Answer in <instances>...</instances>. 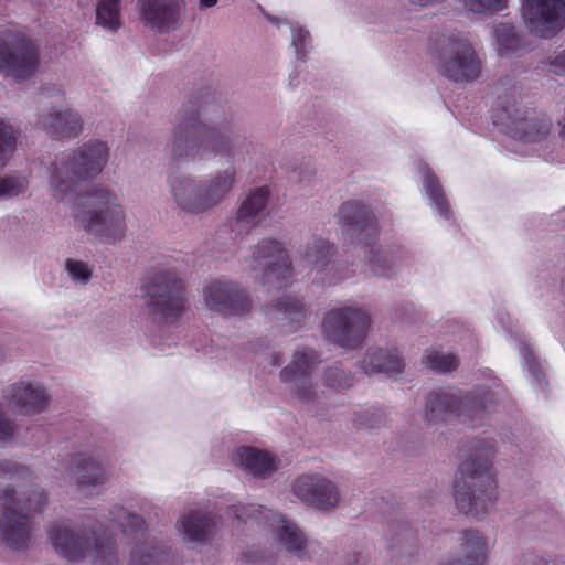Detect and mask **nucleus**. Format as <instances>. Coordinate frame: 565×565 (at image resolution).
<instances>
[{"mask_svg":"<svg viewBox=\"0 0 565 565\" xmlns=\"http://www.w3.org/2000/svg\"><path fill=\"white\" fill-rule=\"evenodd\" d=\"M38 56L33 44L13 25L0 30V73L17 82L35 71Z\"/></svg>","mask_w":565,"mask_h":565,"instance_id":"nucleus-14","label":"nucleus"},{"mask_svg":"<svg viewBox=\"0 0 565 565\" xmlns=\"http://www.w3.org/2000/svg\"><path fill=\"white\" fill-rule=\"evenodd\" d=\"M371 319L361 308L345 306L329 310L322 321V331L328 341L348 350L364 342Z\"/></svg>","mask_w":565,"mask_h":565,"instance_id":"nucleus-12","label":"nucleus"},{"mask_svg":"<svg viewBox=\"0 0 565 565\" xmlns=\"http://www.w3.org/2000/svg\"><path fill=\"white\" fill-rule=\"evenodd\" d=\"M203 190L206 210L216 207L228 195L235 183L233 169L218 170L200 181Z\"/></svg>","mask_w":565,"mask_h":565,"instance_id":"nucleus-32","label":"nucleus"},{"mask_svg":"<svg viewBox=\"0 0 565 565\" xmlns=\"http://www.w3.org/2000/svg\"><path fill=\"white\" fill-rule=\"evenodd\" d=\"M292 491L303 503L319 510L334 508L339 502L335 486L319 475L299 477L294 483Z\"/></svg>","mask_w":565,"mask_h":565,"instance_id":"nucleus-22","label":"nucleus"},{"mask_svg":"<svg viewBox=\"0 0 565 565\" xmlns=\"http://www.w3.org/2000/svg\"><path fill=\"white\" fill-rule=\"evenodd\" d=\"M492 120L511 139V145H507L511 151L522 154L537 152L546 160H554L552 153L546 152L551 122L525 107L519 83L504 79L499 84L492 107Z\"/></svg>","mask_w":565,"mask_h":565,"instance_id":"nucleus-1","label":"nucleus"},{"mask_svg":"<svg viewBox=\"0 0 565 565\" xmlns=\"http://www.w3.org/2000/svg\"><path fill=\"white\" fill-rule=\"evenodd\" d=\"M437 71L449 81L467 83L477 79L481 61L469 38L461 32L444 35L434 52Z\"/></svg>","mask_w":565,"mask_h":565,"instance_id":"nucleus-9","label":"nucleus"},{"mask_svg":"<svg viewBox=\"0 0 565 565\" xmlns=\"http://www.w3.org/2000/svg\"><path fill=\"white\" fill-rule=\"evenodd\" d=\"M244 559L247 564L250 565H270L271 561L268 557H265L263 554H246Z\"/></svg>","mask_w":565,"mask_h":565,"instance_id":"nucleus-50","label":"nucleus"},{"mask_svg":"<svg viewBox=\"0 0 565 565\" xmlns=\"http://www.w3.org/2000/svg\"><path fill=\"white\" fill-rule=\"evenodd\" d=\"M500 384L497 379L462 395L451 388L431 392L426 402L425 417L428 422H447L456 418L475 427L481 424L498 402Z\"/></svg>","mask_w":565,"mask_h":565,"instance_id":"nucleus-7","label":"nucleus"},{"mask_svg":"<svg viewBox=\"0 0 565 565\" xmlns=\"http://www.w3.org/2000/svg\"><path fill=\"white\" fill-rule=\"evenodd\" d=\"M418 172L422 177L425 196L434 215L439 222L451 225L454 222L452 212L439 181L425 163L418 164Z\"/></svg>","mask_w":565,"mask_h":565,"instance_id":"nucleus-28","label":"nucleus"},{"mask_svg":"<svg viewBox=\"0 0 565 565\" xmlns=\"http://www.w3.org/2000/svg\"><path fill=\"white\" fill-rule=\"evenodd\" d=\"M266 19L277 26L278 29L281 25H287L291 31V44L295 49L296 55L299 60H303L306 53L311 47V38L308 30L298 23L291 22L286 18L274 17L270 14H265Z\"/></svg>","mask_w":565,"mask_h":565,"instance_id":"nucleus-36","label":"nucleus"},{"mask_svg":"<svg viewBox=\"0 0 565 565\" xmlns=\"http://www.w3.org/2000/svg\"><path fill=\"white\" fill-rule=\"evenodd\" d=\"M29 185V180L23 175H6L0 178V200L11 199L23 193Z\"/></svg>","mask_w":565,"mask_h":565,"instance_id":"nucleus-43","label":"nucleus"},{"mask_svg":"<svg viewBox=\"0 0 565 565\" xmlns=\"http://www.w3.org/2000/svg\"><path fill=\"white\" fill-rule=\"evenodd\" d=\"M75 201L72 217L76 227L103 244L116 245L125 238L126 212L116 192L96 188Z\"/></svg>","mask_w":565,"mask_h":565,"instance_id":"nucleus-5","label":"nucleus"},{"mask_svg":"<svg viewBox=\"0 0 565 565\" xmlns=\"http://www.w3.org/2000/svg\"><path fill=\"white\" fill-rule=\"evenodd\" d=\"M241 138L230 126L225 115L184 110L174 128L171 153L185 161H204L215 157H234Z\"/></svg>","mask_w":565,"mask_h":565,"instance_id":"nucleus-2","label":"nucleus"},{"mask_svg":"<svg viewBox=\"0 0 565 565\" xmlns=\"http://www.w3.org/2000/svg\"><path fill=\"white\" fill-rule=\"evenodd\" d=\"M493 456V440L477 441L472 452L459 466L454 481V498L462 513L479 516L494 504L498 490L492 469Z\"/></svg>","mask_w":565,"mask_h":565,"instance_id":"nucleus-3","label":"nucleus"},{"mask_svg":"<svg viewBox=\"0 0 565 565\" xmlns=\"http://www.w3.org/2000/svg\"><path fill=\"white\" fill-rule=\"evenodd\" d=\"M4 397L9 404L29 416L44 412L50 404V396L43 383L29 377H22L11 384Z\"/></svg>","mask_w":565,"mask_h":565,"instance_id":"nucleus-21","label":"nucleus"},{"mask_svg":"<svg viewBox=\"0 0 565 565\" xmlns=\"http://www.w3.org/2000/svg\"><path fill=\"white\" fill-rule=\"evenodd\" d=\"M233 461L254 477L265 478L278 468V461L271 454L254 447L236 449Z\"/></svg>","mask_w":565,"mask_h":565,"instance_id":"nucleus-30","label":"nucleus"},{"mask_svg":"<svg viewBox=\"0 0 565 565\" xmlns=\"http://www.w3.org/2000/svg\"><path fill=\"white\" fill-rule=\"evenodd\" d=\"M17 134L12 126L0 119V168H3L15 149Z\"/></svg>","mask_w":565,"mask_h":565,"instance_id":"nucleus-42","label":"nucleus"},{"mask_svg":"<svg viewBox=\"0 0 565 565\" xmlns=\"http://www.w3.org/2000/svg\"><path fill=\"white\" fill-rule=\"evenodd\" d=\"M232 513L235 518L244 522H247V519H254L258 523L264 521L273 530L276 539L288 552L302 557V553L307 546V540L301 530L284 515L264 507H256L254 504L248 507H233Z\"/></svg>","mask_w":565,"mask_h":565,"instance_id":"nucleus-15","label":"nucleus"},{"mask_svg":"<svg viewBox=\"0 0 565 565\" xmlns=\"http://www.w3.org/2000/svg\"><path fill=\"white\" fill-rule=\"evenodd\" d=\"M324 385L331 388L349 386V379L338 367L329 369L323 376Z\"/></svg>","mask_w":565,"mask_h":565,"instance_id":"nucleus-45","label":"nucleus"},{"mask_svg":"<svg viewBox=\"0 0 565 565\" xmlns=\"http://www.w3.org/2000/svg\"><path fill=\"white\" fill-rule=\"evenodd\" d=\"M96 23L108 32H116L122 25L121 0H99L96 6Z\"/></svg>","mask_w":565,"mask_h":565,"instance_id":"nucleus-37","label":"nucleus"},{"mask_svg":"<svg viewBox=\"0 0 565 565\" xmlns=\"http://www.w3.org/2000/svg\"><path fill=\"white\" fill-rule=\"evenodd\" d=\"M550 71L561 75L565 76V51L561 52L559 54L555 55L551 62H550Z\"/></svg>","mask_w":565,"mask_h":565,"instance_id":"nucleus-48","label":"nucleus"},{"mask_svg":"<svg viewBox=\"0 0 565 565\" xmlns=\"http://www.w3.org/2000/svg\"><path fill=\"white\" fill-rule=\"evenodd\" d=\"M247 267L255 278L265 286L282 288L288 285L295 268L282 243L276 239H262L246 259Z\"/></svg>","mask_w":565,"mask_h":565,"instance_id":"nucleus-11","label":"nucleus"},{"mask_svg":"<svg viewBox=\"0 0 565 565\" xmlns=\"http://www.w3.org/2000/svg\"><path fill=\"white\" fill-rule=\"evenodd\" d=\"M168 185L175 206L188 214H203L207 212L203 190L200 181L193 177L171 174Z\"/></svg>","mask_w":565,"mask_h":565,"instance_id":"nucleus-24","label":"nucleus"},{"mask_svg":"<svg viewBox=\"0 0 565 565\" xmlns=\"http://www.w3.org/2000/svg\"><path fill=\"white\" fill-rule=\"evenodd\" d=\"M333 252L334 247L328 241L315 237L302 248L299 263L296 266L301 267V271H306L307 275L313 271L322 274L323 276L320 278L322 282L334 284L345 279L348 275L339 274L335 264L330 262Z\"/></svg>","mask_w":565,"mask_h":565,"instance_id":"nucleus-20","label":"nucleus"},{"mask_svg":"<svg viewBox=\"0 0 565 565\" xmlns=\"http://www.w3.org/2000/svg\"><path fill=\"white\" fill-rule=\"evenodd\" d=\"M143 289L149 311L166 324L175 322L188 309L183 284L174 273H156Z\"/></svg>","mask_w":565,"mask_h":565,"instance_id":"nucleus-10","label":"nucleus"},{"mask_svg":"<svg viewBox=\"0 0 565 565\" xmlns=\"http://www.w3.org/2000/svg\"><path fill=\"white\" fill-rule=\"evenodd\" d=\"M424 363L435 372H449L457 367L458 359L454 354H446L439 350H429L426 352Z\"/></svg>","mask_w":565,"mask_h":565,"instance_id":"nucleus-41","label":"nucleus"},{"mask_svg":"<svg viewBox=\"0 0 565 565\" xmlns=\"http://www.w3.org/2000/svg\"><path fill=\"white\" fill-rule=\"evenodd\" d=\"M218 0H199V9L206 10L217 4Z\"/></svg>","mask_w":565,"mask_h":565,"instance_id":"nucleus-51","label":"nucleus"},{"mask_svg":"<svg viewBox=\"0 0 565 565\" xmlns=\"http://www.w3.org/2000/svg\"><path fill=\"white\" fill-rule=\"evenodd\" d=\"M179 532L188 543H202L214 527L211 518L200 510H191L182 515L177 523Z\"/></svg>","mask_w":565,"mask_h":565,"instance_id":"nucleus-33","label":"nucleus"},{"mask_svg":"<svg viewBox=\"0 0 565 565\" xmlns=\"http://www.w3.org/2000/svg\"><path fill=\"white\" fill-rule=\"evenodd\" d=\"M109 514L110 522L117 524L125 534L137 533L142 527V520L120 505H114Z\"/></svg>","mask_w":565,"mask_h":565,"instance_id":"nucleus-40","label":"nucleus"},{"mask_svg":"<svg viewBox=\"0 0 565 565\" xmlns=\"http://www.w3.org/2000/svg\"><path fill=\"white\" fill-rule=\"evenodd\" d=\"M279 328L286 332L297 330L306 316L303 302L297 297H281L267 312Z\"/></svg>","mask_w":565,"mask_h":565,"instance_id":"nucleus-31","label":"nucleus"},{"mask_svg":"<svg viewBox=\"0 0 565 565\" xmlns=\"http://www.w3.org/2000/svg\"><path fill=\"white\" fill-rule=\"evenodd\" d=\"M106 141L90 139L76 150L63 153L51 164L50 188L52 196L70 204L78 196L79 182L97 177L109 159Z\"/></svg>","mask_w":565,"mask_h":565,"instance_id":"nucleus-6","label":"nucleus"},{"mask_svg":"<svg viewBox=\"0 0 565 565\" xmlns=\"http://www.w3.org/2000/svg\"><path fill=\"white\" fill-rule=\"evenodd\" d=\"M102 524L82 522L53 524L49 532L55 552L65 559L79 565H117L114 543L98 535Z\"/></svg>","mask_w":565,"mask_h":565,"instance_id":"nucleus-8","label":"nucleus"},{"mask_svg":"<svg viewBox=\"0 0 565 565\" xmlns=\"http://www.w3.org/2000/svg\"><path fill=\"white\" fill-rule=\"evenodd\" d=\"M70 479L81 489L86 490L105 484L110 470L105 459L89 454L72 456L67 468Z\"/></svg>","mask_w":565,"mask_h":565,"instance_id":"nucleus-23","label":"nucleus"},{"mask_svg":"<svg viewBox=\"0 0 565 565\" xmlns=\"http://www.w3.org/2000/svg\"><path fill=\"white\" fill-rule=\"evenodd\" d=\"M137 12L141 23L158 33H168L180 28L186 9L185 0H137Z\"/></svg>","mask_w":565,"mask_h":565,"instance_id":"nucleus-18","label":"nucleus"},{"mask_svg":"<svg viewBox=\"0 0 565 565\" xmlns=\"http://www.w3.org/2000/svg\"><path fill=\"white\" fill-rule=\"evenodd\" d=\"M78 3H79L81 6H84V4H85V3H84V0H78Z\"/></svg>","mask_w":565,"mask_h":565,"instance_id":"nucleus-56","label":"nucleus"},{"mask_svg":"<svg viewBox=\"0 0 565 565\" xmlns=\"http://www.w3.org/2000/svg\"><path fill=\"white\" fill-rule=\"evenodd\" d=\"M499 322L501 323L502 328L507 331V332H510L511 331V328L509 327V323H510V317L507 315V322H505V319L503 316H499L498 318Z\"/></svg>","mask_w":565,"mask_h":565,"instance_id":"nucleus-53","label":"nucleus"},{"mask_svg":"<svg viewBox=\"0 0 565 565\" xmlns=\"http://www.w3.org/2000/svg\"><path fill=\"white\" fill-rule=\"evenodd\" d=\"M151 554L158 556L157 561L151 565H156V564L160 563L161 557H164V554H160L159 552H157V550H153V552Z\"/></svg>","mask_w":565,"mask_h":565,"instance_id":"nucleus-54","label":"nucleus"},{"mask_svg":"<svg viewBox=\"0 0 565 565\" xmlns=\"http://www.w3.org/2000/svg\"><path fill=\"white\" fill-rule=\"evenodd\" d=\"M205 306L224 317H241L252 307L250 299L245 289L230 280L211 281L204 289Z\"/></svg>","mask_w":565,"mask_h":565,"instance_id":"nucleus-17","label":"nucleus"},{"mask_svg":"<svg viewBox=\"0 0 565 565\" xmlns=\"http://www.w3.org/2000/svg\"><path fill=\"white\" fill-rule=\"evenodd\" d=\"M280 363V359L278 356H275L271 364L273 365H278Z\"/></svg>","mask_w":565,"mask_h":565,"instance_id":"nucleus-55","label":"nucleus"},{"mask_svg":"<svg viewBox=\"0 0 565 565\" xmlns=\"http://www.w3.org/2000/svg\"><path fill=\"white\" fill-rule=\"evenodd\" d=\"M65 270L75 284L86 285L93 276V266L81 259L68 258Z\"/></svg>","mask_w":565,"mask_h":565,"instance_id":"nucleus-44","label":"nucleus"},{"mask_svg":"<svg viewBox=\"0 0 565 565\" xmlns=\"http://www.w3.org/2000/svg\"><path fill=\"white\" fill-rule=\"evenodd\" d=\"M520 354L522 356V365L523 370L526 373L527 377L530 379L533 386L537 387L539 390L544 391L546 381L545 375L536 361L532 350L529 348L527 344L521 343L520 344Z\"/></svg>","mask_w":565,"mask_h":565,"instance_id":"nucleus-39","label":"nucleus"},{"mask_svg":"<svg viewBox=\"0 0 565 565\" xmlns=\"http://www.w3.org/2000/svg\"><path fill=\"white\" fill-rule=\"evenodd\" d=\"M319 356L312 349L297 350L291 361L280 372V379L288 384L295 402L308 412L313 411L322 401L324 391L312 384V372Z\"/></svg>","mask_w":565,"mask_h":565,"instance_id":"nucleus-13","label":"nucleus"},{"mask_svg":"<svg viewBox=\"0 0 565 565\" xmlns=\"http://www.w3.org/2000/svg\"><path fill=\"white\" fill-rule=\"evenodd\" d=\"M412 3L419 6V7H428L438 0H409Z\"/></svg>","mask_w":565,"mask_h":565,"instance_id":"nucleus-52","label":"nucleus"},{"mask_svg":"<svg viewBox=\"0 0 565 565\" xmlns=\"http://www.w3.org/2000/svg\"><path fill=\"white\" fill-rule=\"evenodd\" d=\"M158 556L150 554L146 547H138L131 552L132 565H151L157 561Z\"/></svg>","mask_w":565,"mask_h":565,"instance_id":"nucleus-46","label":"nucleus"},{"mask_svg":"<svg viewBox=\"0 0 565 565\" xmlns=\"http://www.w3.org/2000/svg\"><path fill=\"white\" fill-rule=\"evenodd\" d=\"M269 198L267 188H257L252 190L244 201L241 203L235 221L245 226H254L257 224L264 214Z\"/></svg>","mask_w":565,"mask_h":565,"instance_id":"nucleus-34","label":"nucleus"},{"mask_svg":"<svg viewBox=\"0 0 565 565\" xmlns=\"http://www.w3.org/2000/svg\"><path fill=\"white\" fill-rule=\"evenodd\" d=\"M519 565H557L553 559L540 557L533 553H522L519 559Z\"/></svg>","mask_w":565,"mask_h":565,"instance_id":"nucleus-47","label":"nucleus"},{"mask_svg":"<svg viewBox=\"0 0 565 565\" xmlns=\"http://www.w3.org/2000/svg\"><path fill=\"white\" fill-rule=\"evenodd\" d=\"M371 256L366 264V270L373 276L390 278L396 273L402 259L399 250L388 247L371 249Z\"/></svg>","mask_w":565,"mask_h":565,"instance_id":"nucleus-35","label":"nucleus"},{"mask_svg":"<svg viewBox=\"0 0 565 565\" xmlns=\"http://www.w3.org/2000/svg\"><path fill=\"white\" fill-rule=\"evenodd\" d=\"M39 125L56 138H75L83 130L82 116L66 106H52L43 110Z\"/></svg>","mask_w":565,"mask_h":565,"instance_id":"nucleus-25","label":"nucleus"},{"mask_svg":"<svg viewBox=\"0 0 565 565\" xmlns=\"http://www.w3.org/2000/svg\"><path fill=\"white\" fill-rule=\"evenodd\" d=\"M338 222L342 233L353 242L371 245L377 236L374 215L358 201H348L340 206Z\"/></svg>","mask_w":565,"mask_h":565,"instance_id":"nucleus-19","label":"nucleus"},{"mask_svg":"<svg viewBox=\"0 0 565 565\" xmlns=\"http://www.w3.org/2000/svg\"><path fill=\"white\" fill-rule=\"evenodd\" d=\"M404 367L396 349L370 348L362 361V369L369 375L397 376Z\"/></svg>","mask_w":565,"mask_h":565,"instance_id":"nucleus-29","label":"nucleus"},{"mask_svg":"<svg viewBox=\"0 0 565 565\" xmlns=\"http://www.w3.org/2000/svg\"><path fill=\"white\" fill-rule=\"evenodd\" d=\"M487 553L486 537L477 530H466L461 533L456 556L441 565H484Z\"/></svg>","mask_w":565,"mask_h":565,"instance_id":"nucleus-26","label":"nucleus"},{"mask_svg":"<svg viewBox=\"0 0 565 565\" xmlns=\"http://www.w3.org/2000/svg\"><path fill=\"white\" fill-rule=\"evenodd\" d=\"M13 434V425L0 413V441L9 439Z\"/></svg>","mask_w":565,"mask_h":565,"instance_id":"nucleus-49","label":"nucleus"},{"mask_svg":"<svg viewBox=\"0 0 565 565\" xmlns=\"http://www.w3.org/2000/svg\"><path fill=\"white\" fill-rule=\"evenodd\" d=\"M463 10L477 18H492L509 7L510 0H460Z\"/></svg>","mask_w":565,"mask_h":565,"instance_id":"nucleus-38","label":"nucleus"},{"mask_svg":"<svg viewBox=\"0 0 565 565\" xmlns=\"http://www.w3.org/2000/svg\"><path fill=\"white\" fill-rule=\"evenodd\" d=\"M492 47L502 58L525 52L530 44L511 22H498L492 26Z\"/></svg>","mask_w":565,"mask_h":565,"instance_id":"nucleus-27","label":"nucleus"},{"mask_svg":"<svg viewBox=\"0 0 565 565\" xmlns=\"http://www.w3.org/2000/svg\"><path fill=\"white\" fill-rule=\"evenodd\" d=\"M31 476L28 468L11 461H0V532L2 540L13 550L24 548L31 539L29 513L41 511L45 503L42 491L31 490L28 494L6 486V481L25 480Z\"/></svg>","mask_w":565,"mask_h":565,"instance_id":"nucleus-4","label":"nucleus"},{"mask_svg":"<svg viewBox=\"0 0 565 565\" xmlns=\"http://www.w3.org/2000/svg\"><path fill=\"white\" fill-rule=\"evenodd\" d=\"M521 17L531 34L552 39L565 28V0H523Z\"/></svg>","mask_w":565,"mask_h":565,"instance_id":"nucleus-16","label":"nucleus"}]
</instances>
